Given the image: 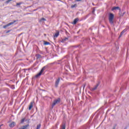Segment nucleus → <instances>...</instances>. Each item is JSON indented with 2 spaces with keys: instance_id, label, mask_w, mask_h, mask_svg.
I'll return each instance as SVG.
<instances>
[{
  "instance_id": "nucleus-1",
  "label": "nucleus",
  "mask_w": 129,
  "mask_h": 129,
  "mask_svg": "<svg viewBox=\"0 0 129 129\" xmlns=\"http://www.w3.org/2000/svg\"><path fill=\"white\" fill-rule=\"evenodd\" d=\"M113 19H114V15L112 13H109L108 19L109 23H110L111 25H113L114 24Z\"/></svg>"
},
{
  "instance_id": "nucleus-2",
  "label": "nucleus",
  "mask_w": 129,
  "mask_h": 129,
  "mask_svg": "<svg viewBox=\"0 0 129 129\" xmlns=\"http://www.w3.org/2000/svg\"><path fill=\"white\" fill-rule=\"evenodd\" d=\"M47 68H48V66H44L41 70V71H40V72L37 74L36 76H35V77L36 78H38V77H39V76H41V75H42V73H43V72H44V70H46V69H47Z\"/></svg>"
},
{
  "instance_id": "nucleus-3",
  "label": "nucleus",
  "mask_w": 129,
  "mask_h": 129,
  "mask_svg": "<svg viewBox=\"0 0 129 129\" xmlns=\"http://www.w3.org/2000/svg\"><path fill=\"white\" fill-rule=\"evenodd\" d=\"M60 101H61V100L59 98L54 100L52 103L51 108L53 109L55 105L58 104V103H60Z\"/></svg>"
},
{
  "instance_id": "nucleus-4",
  "label": "nucleus",
  "mask_w": 129,
  "mask_h": 129,
  "mask_svg": "<svg viewBox=\"0 0 129 129\" xmlns=\"http://www.w3.org/2000/svg\"><path fill=\"white\" fill-rule=\"evenodd\" d=\"M16 22H18V20H14L13 22H11L9 24L4 26L3 27V28L4 29H6L7 28V27H9V26H11V25H14V24H15V23H16Z\"/></svg>"
},
{
  "instance_id": "nucleus-5",
  "label": "nucleus",
  "mask_w": 129,
  "mask_h": 129,
  "mask_svg": "<svg viewBox=\"0 0 129 129\" xmlns=\"http://www.w3.org/2000/svg\"><path fill=\"white\" fill-rule=\"evenodd\" d=\"M129 29V27L127 26L126 28L124 29L120 34V35L119 36V38H120V37H121V36H122V35H123V34H124V33H125V32H126L127 31V30Z\"/></svg>"
},
{
  "instance_id": "nucleus-6",
  "label": "nucleus",
  "mask_w": 129,
  "mask_h": 129,
  "mask_svg": "<svg viewBox=\"0 0 129 129\" xmlns=\"http://www.w3.org/2000/svg\"><path fill=\"white\" fill-rule=\"evenodd\" d=\"M60 82V78H58V79L56 80L55 82V87H58V85H59V83Z\"/></svg>"
},
{
  "instance_id": "nucleus-7",
  "label": "nucleus",
  "mask_w": 129,
  "mask_h": 129,
  "mask_svg": "<svg viewBox=\"0 0 129 129\" xmlns=\"http://www.w3.org/2000/svg\"><path fill=\"white\" fill-rule=\"evenodd\" d=\"M35 57H36V60H40L42 58V56L39 54H36Z\"/></svg>"
},
{
  "instance_id": "nucleus-8",
  "label": "nucleus",
  "mask_w": 129,
  "mask_h": 129,
  "mask_svg": "<svg viewBox=\"0 0 129 129\" xmlns=\"http://www.w3.org/2000/svg\"><path fill=\"white\" fill-rule=\"evenodd\" d=\"M100 84V82H99L93 88V90H96V89H97V87H98V86H99V85Z\"/></svg>"
},
{
  "instance_id": "nucleus-9",
  "label": "nucleus",
  "mask_w": 129,
  "mask_h": 129,
  "mask_svg": "<svg viewBox=\"0 0 129 129\" xmlns=\"http://www.w3.org/2000/svg\"><path fill=\"white\" fill-rule=\"evenodd\" d=\"M78 21H79V19L78 18H76L73 22H72V24H73V25H76V24H77V22H78Z\"/></svg>"
},
{
  "instance_id": "nucleus-10",
  "label": "nucleus",
  "mask_w": 129,
  "mask_h": 129,
  "mask_svg": "<svg viewBox=\"0 0 129 129\" xmlns=\"http://www.w3.org/2000/svg\"><path fill=\"white\" fill-rule=\"evenodd\" d=\"M116 10H119V11H120V8L119 7H114L112 8V11H115Z\"/></svg>"
},
{
  "instance_id": "nucleus-11",
  "label": "nucleus",
  "mask_w": 129,
  "mask_h": 129,
  "mask_svg": "<svg viewBox=\"0 0 129 129\" xmlns=\"http://www.w3.org/2000/svg\"><path fill=\"white\" fill-rule=\"evenodd\" d=\"M16 125V122H12L11 123L9 124L10 127H14Z\"/></svg>"
},
{
  "instance_id": "nucleus-12",
  "label": "nucleus",
  "mask_w": 129,
  "mask_h": 129,
  "mask_svg": "<svg viewBox=\"0 0 129 129\" xmlns=\"http://www.w3.org/2000/svg\"><path fill=\"white\" fill-rule=\"evenodd\" d=\"M33 102H31L29 106V110H31L32 108H33Z\"/></svg>"
},
{
  "instance_id": "nucleus-13",
  "label": "nucleus",
  "mask_w": 129,
  "mask_h": 129,
  "mask_svg": "<svg viewBox=\"0 0 129 129\" xmlns=\"http://www.w3.org/2000/svg\"><path fill=\"white\" fill-rule=\"evenodd\" d=\"M124 14H125V12H123V13H121V10H120V11L119 12V16H120V17H123Z\"/></svg>"
},
{
  "instance_id": "nucleus-14",
  "label": "nucleus",
  "mask_w": 129,
  "mask_h": 129,
  "mask_svg": "<svg viewBox=\"0 0 129 129\" xmlns=\"http://www.w3.org/2000/svg\"><path fill=\"white\" fill-rule=\"evenodd\" d=\"M66 123L63 122L62 125L61 126V129H66Z\"/></svg>"
},
{
  "instance_id": "nucleus-15",
  "label": "nucleus",
  "mask_w": 129,
  "mask_h": 129,
  "mask_svg": "<svg viewBox=\"0 0 129 129\" xmlns=\"http://www.w3.org/2000/svg\"><path fill=\"white\" fill-rule=\"evenodd\" d=\"M68 40V37H66L65 38H63L61 40V42L62 43H64V42H66V41Z\"/></svg>"
},
{
  "instance_id": "nucleus-16",
  "label": "nucleus",
  "mask_w": 129,
  "mask_h": 129,
  "mask_svg": "<svg viewBox=\"0 0 129 129\" xmlns=\"http://www.w3.org/2000/svg\"><path fill=\"white\" fill-rule=\"evenodd\" d=\"M44 45H51V43L48 41H44Z\"/></svg>"
},
{
  "instance_id": "nucleus-17",
  "label": "nucleus",
  "mask_w": 129,
  "mask_h": 129,
  "mask_svg": "<svg viewBox=\"0 0 129 129\" xmlns=\"http://www.w3.org/2000/svg\"><path fill=\"white\" fill-rule=\"evenodd\" d=\"M59 36V32H56L54 35V38H57Z\"/></svg>"
},
{
  "instance_id": "nucleus-18",
  "label": "nucleus",
  "mask_w": 129,
  "mask_h": 129,
  "mask_svg": "<svg viewBox=\"0 0 129 129\" xmlns=\"http://www.w3.org/2000/svg\"><path fill=\"white\" fill-rule=\"evenodd\" d=\"M23 4V2H20L19 3L16 4V7H19V6H21V5H22Z\"/></svg>"
},
{
  "instance_id": "nucleus-19",
  "label": "nucleus",
  "mask_w": 129,
  "mask_h": 129,
  "mask_svg": "<svg viewBox=\"0 0 129 129\" xmlns=\"http://www.w3.org/2000/svg\"><path fill=\"white\" fill-rule=\"evenodd\" d=\"M77 7V4H75L74 5H72L71 6L72 9H74V8H76Z\"/></svg>"
},
{
  "instance_id": "nucleus-20",
  "label": "nucleus",
  "mask_w": 129,
  "mask_h": 129,
  "mask_svg": "<svg viewBox=\"0 0 129 129\" xmlns=\"http://www.w3.org/2000/svg\"><path fill=\"white\" fill-rule=\"evenodd\" d=\"M43 21H46V19H45L44 18H41L40 20V22H42Z\"/></svg>"
},
{
  "instance_id": "nucleus-21",
  "label": "nucleus",
  "mask_w": 129,
  "mask_h": 129,
  "mask_svg": "<svg viewBox=\"0 0 129 129\" xmlns=\"http://www.w3.org/2000/svg\"><path fill=\"white\" fill-rule=\"evenodd\" d=\"M13 0H8L6 1V4H9L10 2H12Z\"/></svg>"
},
{
  "instance_id": "nucleus-22",
  "label": "nucleus",
  "mask_w": 129,
  "mask_h": 129,
  "mask_svg": "<svg viewBox=\"0 0 129 129\" xmlns=\"http://www.w3.org/2000/svg\"><path fill=\"white\" fill-rule=\"evenodd\" d=\"M25 118H23L21 120V123H23L24 122V121H25Z\"/></svg>"
},
{
  "instance_id": "nucleus-23",
  "label": "nucleus",
  "mask_w": 129,
  "mask_h": 129,
  "mask_svg": "<svg viewBox=\"0 0 129 129\" xmlns=\"http://www.w3.org/2000/svg\"><path fill=\"white\" fill-rule=\"evenodd\" d=\"M95 12V9L93 8V11H92V14H94Z\"/></svg>"
},
{
  "instance_id": "nucleus-24",
  "label": "nucleus",
  "mask_w": 129,
  "mask_h": 129,
  "mask_svg": "<svg viewBox=\"0 0 129 129\" xmlns=\"http://www.w3.org/2000/svg\"><path fill=\"white\" fill-rule=\"evenodd\" d=\"M73 47H74V48H77L79 47V45H75V46H73Z\"/></svg>"
},
{
  "instance_id": "nucleus-25",
  "label": "nucleus",
  "mask_w": 129,
  "mask_h": 129,
  "mask_svg": "<svg viewBox=\"0 0 129 129\" xmlns=\"http://www.w3.org/2000/svg\"><path fill=\"white\" fill-rule=\"evenodd\" d=\"M11 32V30H8L6 32V34H8V33H10Z\"/></svg>"
},
{
  "instance_id": "nucleus-26",
  "label": "nucleus",
  "mask_w": 129,
  "mask_h": 129,
  "mask_svg": "<svg viewBox=\"0 0 129 129\" xmlns=\"http://www.w3.org/2000/svg\"><path fill=\"white\" fill-rule=\"evenodd\" d=\"M3 125H4V124H2L1 125H0V128H1L2 126H3Z\"/></svg>"
},
{
  "instance_id": "nucleus-27",
  "label": "nucleus",
  "mask_w": 129,
  "mask_h": 129,
  "mask_svg": "<svg viewBox=\"0 0 129 129\" xmlns=\"http://www.w3.org/2000/svg\"><path fill=\"white\" fill-rule=\"evenodd\" d=\"M77 2H80L81 0H76Z\"/></svg>"
},
{
  "instance_id": "nucleus-28",
  "label": "nucleus",
  "mask_w": 129,
  "mask_h": 129,
  "mask_svg": "<svg viewBox=\"0 0 129 129\" xmlns=\"http://www.w3.org/2000/svg\"><path fill=\"white\" fill-rule=\"evenodd\" d=\"M34 11H37V9H35V10H34Z\"/></svg>"
},
{
  "instance_id": "nucleus-29",
  "label": "nucleus",
  "mask_w": 129,
  "mask_h": 129,
  "mask_svg": "<svg viewBox=\"0 0 129 129\" xmlns=\"http://www.w3.org/2000/svg\"><path fill=\"white\" fill-rule=\"evenodd\" d=\"M85 87V85L84 86V88Z\"/></svg>"
},
{
  "instance_id": "nucleus-30",
  "label": "nucleus",
  "mask_w": 129,
  "mask_h": 129,
  "mask_svg": "<svg viewBox=\"0 0 129 129\" xmlns=\"http://www.w3.org/2000/svg\"><path fill=\"white\" fill-rule=\"evenodd\" d=\"M66 33H67V34H68V33L67 32H66Z\"/></svg>"
},
{
  "instance_id": "nucleus-31",
  "label": "nucleus",
  "mask_w": 129,
  "mask_h": 129,
  "mask_svg": "<svg viewBox=\"0 0 129 129\" xmlns=\"http://www.w3.org/2000/svg\"><path fill=\"white\" fill-rule=\"evenodd\" d=\"M15 88V87H14V88H13V89H14Z\"/></svg>"
},
{
  "instance_id": "nucleus-32",
  "label": "nucleus",
  "mask_w": 129,
  "mask_h": 129,
  "mask_svg": "<svg viewBox=\"0 0 129 129\" xmlns=\"http://www.w3.org/2000/svg\"><path fill=\"white\" fill-rule=\"evenodd\" d=\"M124 129H126V128H125Z\"/></svg>"
}]
</instances>
